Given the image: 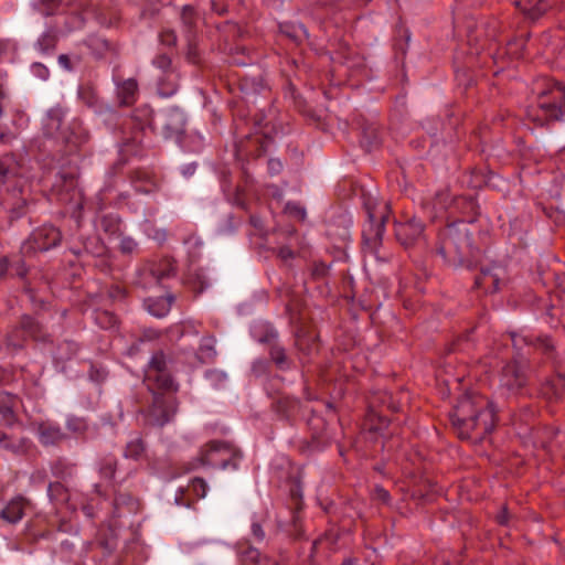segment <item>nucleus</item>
Here are the masks:
<instances>
[{
    "label": "nucleus",
    "instance_id": "1",
    "mask_svg": "<svg viewBox=\"0 0 565 565\" xmlns=\"http://www.w3.org/2000/svg\"><path fill=\"white\" fill-rule=\"evenodd\" d=\"M450 422L460 439L478 444L493 431L497 413L493 403L486 396L466 394L450 413Z\"/></svg>",
    "mask_w": 565,
    "mask_h": 565
},
{
    "label": "nucleus",
    "instance_id": "2",
    "mask_svg": "<svg viewBox=\"0 0 565 565\" xmlns=\"http://www.w3.org/2000/svg\"><path fill=\"white\" fill-rule=\"evenodd\" d=\"M470 224L462 220L448 224L438 234L436 252L449 267L471 268L480 249L475 246Z\"/></svg>",
    "mask_w": 565,
    "mask_h": 565
},
{
    "label": "nucleus",
    "instance_id": "3",
    "mask_svg": "<svg viewBox=\"0 0 565 565\" xmlns=\"http://www.w3.org/2000/svg\"><path fill=\"white\" fill-rule=\"evenodd\" d=\"M565 116V86L553 82L537 95L536 106L527 109V117L540 126L561 120Z\"/></svg>",
    "mask_w": 565,
    "mask_h": 565
},
{
    "label": "nucleus",
    "instance_id": "4",
    "mask_svg": "<svg viewBox=\"0 0 565 565\" xmlns=\"http://www.w3.org/2000/svg\"><path fill=\"white\" fill-rule=\"evenodd\" d=\"M242 458L241 449L233 444L223 440H211L201 448L196 460L201 466L222 470H237Z\"/></svg>",
    "mask_w": 565,
    "mask_h": 565
},
{
    "label": "nucleus",
    "instance_id": "5",
    "mask_svg": "<svg viewBox=\"0 0 565 565\" xmlns=\"http://www.w3.org/2000/svg\"><path fill=\"white\" fill-rule=\"evenodd\" d=\"M28 338L41 342L51 341V335L39 321L29 315H23L19 326L7 335V343L15 349H22Z\"/></svg>",
    "mask_w": 565,
    "mask_h": 565
},
{
    "label": "nucleus",
    "instance_id": "6",
    "mask_svg": "<svg viewBox=\"0 0 565 565\" xmlns=\"http://www.w3.org/2000/svg\"><path fill=\"white\" fill-rule=\"evenodd\" d=\"M178 411V401L173 395L154 394L152 404L143 412L145 424L150 427H162L169 423Z\"/></svg>",
    "mask_w": 565,
    "mask_h": 565
},
{
    "label": "nucleus",
    "instance_id": "7",
    "mask_svg": "<svg viewBox=\"0 0 565 565\" xmlns=\"http://www.w3.org/2000/svg\"><path fill=\"white\" fill-rule=\"evenodd\" d=\"M377 406L387 408L392 413H397L402 409L401 403L395 401L391 393L380 392L375 394L369 402V412L365 418L366 425L372 431H380L388 426L386 416L375 409Z\"/></svg>",
    "mask_w": 565,
    "mask_h": 565
},
{
    "label": "nucleus",
    "instance_id": "8",
    "mask_svg": "<svg viewBox=\"0 0 565 565\" xmlns=\"http://www.w3.org/2000/svg\"><path fill=\"white\" fill-rule=\"evenodd\" d=\"M177 275V262L172 257H162L158 260L147 262L139 270L140 284L143 287L151 284H162L166 279Z\"/></svg>",
    "mask_w": 565,
    "mask_h": 565
},
{
    "label": "nucleus",
    "instance_id": "9",
    "mask_svg": "<svg viewBox=\"0 0 565 565\" xmlns=\"http://www.w3.org/2000/svg\"><path fill=\"white\" fill-rule=\"evenodd\" d=\"M62 241V234L58 228L52 225H43L32 232L24 242L22 250L24 254L46 252L57 246Z\"/></svg>",
    "mask_w": 565,
    "mask_h": 565
},
{
    "label": "nucleus",
    "instance_id": "10",
    "mask_svg": "<svg viewBox=\"0 0 565 565\" xmlns=\"http://www.w3.org/2000/svg\"><path fill=\"white\" fill-rule=\"evenodd\" d=\"M526 364L520 361H509L500 373V387L511 394H518L527 383Z\"/></svg>",
    "mask_w": 565,
    "mask_h": 565
},
{
    "label": "nucleus",
    "instance_id": "11",
    "mask_svg": "<svg viewBox=\"0 0 565 565\" xmlns=\"http://www.w3.org/2000/svg\"><path fill=\"white\" fill-rule=\"evenodd\" d=\"M18 405V397L13 394L0 393V428H11L17 422L18 416L14 408ZM13 447L11 437L0 431V448L10 449Z\"/></svg>",
    "mask_w": 565,
    "mask_h": 565
},
{
    "label": "nucleus",
    "instance_id": "12",
    "mask_svg": "<svg viewBox=\"0 0 565 565\" xmlns=\"http://www.w3.org/2000/svg\"><path fill=\"white\" fill-rule=\"evenodd\" d=\"M367 216L369 221L362 231L364 248L371 254H374L379 259L386 260L385 257L377 256V249L382 244L384 233L385 216L382 215L376 218L374 214L370 212V207H367Z\"/></svg>",
    "mask_w": 565,
    "mask_h": 565
},
{
    "label": "nucleus",
    "instance_id": "13",
    "mask_svg": "<svg viewBox=\"0 0 565 565\" xmlns=\"http://www.w3.org/2000/svg\"><path fill=\"white\" fill-rule=\"evenodd\" d=\"M33 509V503L23 495L13 497L0 512V518L10 524L23 519L26 511Z\"/></svg>",
    "mask_w": 565,
    "mask_h": 565
},
{
    "label": "nucleus",
    "instance_id": "14",
    "mask_svg": "<svg viewBox=\"0 0 565 565\" xmlns=\"http://www.w3.org/2000/svg\"><path fill=\"white\" fill-rule=\"evenodd\" d=\"M143 382L152 395L163 394L175 396L179 390L178 384L174 382L169 371L151 376H143Z\"/></svg>",
    "mask_w": 565,
    "mask_h": 565
},
{
    "label": "nucleus",
    "instance_id": "15",
    "mask_svg": "<svg viewBox=\"0 0 565 565\" xmlns=\"http://www.w3.org/2000/svg\"><path fill=\"white\" fill-rule=\"evenodd\" d=\"M504 269L500 266L481 268L480 274L475 278V286L482 288L486 292H495L500 290Z\"/></svg>",
    "mask_w": 565,
    "mask_h": 565
},
{
    "label": "nucleus",
    "instance_id": "16",
    "mask_svg": "<svg viewBox=\"0 0 565 565\" xmlns=\"http://www.w3.org/2000/svg\"><path fill=\"white\" fill-rule=\"evenodd\" d=\"M424 224L413 217L406 222H399L395 225V235L398 242L405 246L414 244L423 234Z\"/></svg>",
    "mask_w": 565,
    "mask_h": 565
},
{
    "label": "nucleus",
    "instance_id": "17",
    "mask_svg": "<svg viewBox=\"0 0 565 565\" xmlns=\"http://www.w3.org/2000/svg\"><path fill=\"white\" fill-rule=\"evenodd\" d=\"M53 191L63 203L72 202L78 195L77 180L72 173H62L53 185Z\"/></svg>",
    "mask_w": 565,
    "mask_h": 565
},
{
    "label": "nucleus",
    "instance_id": "18",
    "mask_svg": "<svg viewBox=\"0 0 565 565\" xmlns=\"http://www.w3.org/2000/svg\"><path fill=\"white\" fill-rule=\"evenodd\" d=\"M131 125L135 129L134 137L131 138L132 142L140 143L141 137L140 135L146 128H150L153 121V110L145 105L136 108L131 115Z\"/></svg>",
    "mask_w": 565,
    "mask_h": 565
},
{
    "label": "nucleus",
    "instance_id": "19",
    "mask_svg": "<svg viewBox=\"0 0 565 565\" xmlns=\"http://www.w3.org/2000/svg\"><path fill=\"white\" fill-rule=\"evenodd\" d=\"M554 1L555 0H515V6L527 18L536 20L552 7Z\"/></svg>",
    "mask_w": 565,
    "mask_h": 565
},
{
    "label": "nucleus",
    "instance_id": "20",
    "mask_svg": "<svg viewBox=\"0 0 565 565\" xmlns=\"http://www.w3.org/2000/svg\"><path fill=\"white\" fill-rule=\"evenodd\" d=\"M139 94L138 82L128 78L117 84L116 95L120 106H131L136 103Z\"/></svg>",
    "mask_w": 565,
    "mask_h": 565
},
{
    "label": "nucleus",
    "instance_id": "21",
    "mask_svg": "<svg viewBox=\"0 0 565 565\" xmlns=\"http://www.w3.org/2000/svg\"><path fill=\"white\" fill-rule=\"evenodd\" d=\"M19 194L20 192L12 191L4 200L10 223L21 218L28 212V200Z\"/></svg>",
    "mask_w": 565,
    "mask_h": 565
},
{
    "label": "nucleus",
    "instance_id": "22",
    "mask_svg": "<svg viewBox=\"0 0 565 565\" xmlns=\"http://www.w3.org/2000/svg\"><path fill=\"white\" fill-rule=\"evenodd\" d=\"M40 443L43 446H54L65 439L62 428L51 423H40L38 425Z\"/></svg>",
    "mask_w": 565,
    "mask_h": 565
},
{
    "label": "nucleus",
    "instance_id": "23",
    "mask_svg": "<svg viewBox=\"0 0 565 565\" xmlns=\"http://www.w3.org/2000/svg\"><path fill=\"white\" fill-rule=\"evenodd\" d=\"M238 555L241 562L245 565H277L275 561H271L266 556H262L257 548L247 546L243 543L238 544Z\"/></svg>",
    "mask_w": 565,
    "mask_h": 565
},
{
    "label": "nucleus",
    "instance_id": "24",
    "mask_svg": "<svg viewBox=\"0 0 565 565\" xmlns=\"http://www.w3.org/2000/svg\"><path fill=\"white\" fill-rule=\"evenodd\" d=\"M454 204L456 207L462 210V214L467 216V220H463L466 223L470 224L471 228H475V222L477 216L479 215V205L476 200L470 196H457L454 199Z\"/></svg>",
    "mask_w": 565,
    "mask_h": 565
},
{
    "label": "nucleus",
    "instance_id": "25",
    "mask_svg": "<svg viewBox=\"0 0 565 565\" xmlns=\"http://www.w3.org/2000/svg\"><path fill=\"white\" fill-rule=\"evenodd\" d=\"M173 301L174 297L172 295H167L147 299L146 306L149 313L157 318H162L169 313Z\"/></svg>",
    "mask_w": 565,
    "mask_h": 565
},
{
    "label": "nucleus",
    "instance_id": "26",
    "mask_svg": "<svg viewBox=\"0 0 565 565\" xmlns=\"http://www.w3.org/2000/svg\"><path fill=\"white\" fill-rule=\"evenodd\" d=\"M542 394L548 399H557L565 392V377L556 375L546 380L542 385Z\"/></svg>",
    "mask_w": 565,
    "mask_h": 565
},
{
    "label": "nucleus",
    "instance_id": "27",
    "mask_svg": "<svg viewBox=\"0 0 565 565\" xmlns=\"http://www.w3.org/2000/svg\"><path fill=\"white\" fill-rule=\"evenodd\" d=\"M65 117V109L61 106L51 108L47 113V128L56 132L61 138L68 141V137L63 131V124Z\"/></svg>",
    "mask_w": 565,
    "mask_h": 565
},
{
    "label": "nucleus",
    "instance_id": "28",
    "mask_svg": "<svg viewBox=\"0 0 565 565\" xmlns=\"http://www.w3.org/2000/svg\"><path fill=\"white\" fill-rule=\"evenodd\" d=\"M179 87V74L175 72H169L159 77L158 81V93L162 97H171L174 95Z\"/></svg>",
    "mask_w": 565,
    "mask_h": 565
},
{
    "label": "nucleus",
    "instance_id": "29",
    "mask_svg": "<svg viewBox=\"0 0 565 565\" xmlns=\"http://www.w3.org/2000/svg\"><path fill=\"white\" fill-rule=\"evenodd\" d=\"M118 468V459L114 455H106L98 461V475L100 479L113 482Z\"/></svg>",
    "mask_w": 565,
    "mask_h": 565
},
{
    "label": "nucleus",
    "instance_id": "30",
    "mask_svg": "<svg viewBox=\"0 0 565 565\" xmlns=\"http://www.w3.org/2000/svg\"><path fill=\"white\" fill-rule=\"evenodd\" d=\"M275 409L284 418L291 419L299 413L300 402L296 398L284 396L277 399Z\"/></svg>",
    "mask_w": 565,
    "mask_h": 565
},
{
    "label": "nucleus",
    "instance_id": "31",
    "mask_svg": "<svg viewBox=\"0 0 565 565\" xmlns=\"http://www.w3.org/2000/svg\"><path fill=\"white\" fill-rule=\"evenodd\" d=\"M181 22L186 33V38H194L199 14L194 7L186 4L181 10Z\"/></svg>",
    "mask_w": 565,
    "mask_h": 565
},
{
    "label": "nucleus",
    "instance_id": "32",
    "mask_svg": "<svg viewBox=\"0 0 565 565\" xmlns=\"http://www.w3.org/2000/svg\"><path fill=\"white\" fill-rule=\"evenodd\" d=\"M47 495L56 505H66L70 501L68 489L60 481L50 482L47 486Z\"/></svg>",
    "mask_w": 565,
    "mask_h": 565
},
{
    "label": "nucleus",
    "instance_id": "33",
    "mask_svg": "<svg viewBox=\"0 0 565 565\" xmlns=\"http://www.w3.org/2000/svg\"><path fill=\"white\" fill-rule=\"evenodd\" d=\"M269 356L277 369L281 371L290 370L292 366V361L288 358L285 348L278 343H273L270 345Z\"/></svg>",
    "mask_w": 565,
    "mask_h": 565
},
{
    "label": "nucleus",
    "instance_id": "34",
    "mask_svg": "<svg viewBox=\"0 0 565 565\" xmlns=\"http://www.w3.org/2000/svg\"><path fill=\"white\" fill-rule=\"evenodd\" d=\"M167 358L162 351H157L152 354L150 361L145 370V376H151L168 372Z\"/></svg>",
    "mask_w": 565,
    "mask_h": 565
},
{
    "label": "nucleus",
    "instance_id": "35",
    "mask_svg": "<svg viewBox=\"0 0 565 565\" xmlns=\"http://www.w3.org/2000/svg\"><path fill=\"white\" fill-rule=\"evenodd\" d=\"M146 455V444L141 437L129 440L124 450V457L132 460H140Z\"/></svg>",
    "mask_w": 565,
    "mask_h": 565
},
{
    "label": "nucleus",
    "instance_id": "36",
    "mask_svg": "<svg viewBox=\"0 0 565 565\" xmlns=\"http://www.w3.org/2000/svg\"><path fill=\"white\" fill-rule=\"evenodd\" d=\"M295 345L299 353L301 354L299 356L301 362H303V354L310 355L313 350H317V344L315 340L303 335L302 331L297 332Z\"/></svg>",
    "mask_w": 565,
    "mask_h": 565
},
{
    "label": "nucleus",
    "instance_id": "37",
    "mask_svg": "<svg viewBox=\"0 0 565 565\" xmlns=\"http://www.w3.org/2000/svg\"><path fill=\"white\" fill-rule=\"evenodd\" d=\"M281 32L296 43H300L308 38V32L302 24H284L280 26Z\"/></svg>",
    "mask_w": 565,
    "mask_h": 565
},
{
    "label": "nucleus",
    "instance_id": "38",
    "mask_svg": "<svg viewBox=\"0 0 565 565\" xmlns=\"http://www.w3.org/2000/svg\"><path fill=\"white\" fill-rule=\"evenodd\" d=\"M215 340L211 337L203 338L200 344L196 356L200 362L204 363L207 360H211L215 355L214 349Z\"/></svg>",
    "mask_w": 565,
    "mask_h": 565
},
{
    "label": "nucleus",
    "instance_id": "39",
    "mask_svg": "<svg viewBox=\"0 0 565 565\" xmlns=\"http://www.w3.org/2000/svg\"><path fill=\"white\" fill-rule=\"evenodd\" d=\"M310 428L312 429V437L319 443H326L327 437L324 435L326 423L322 417L313 415L308 422Z\"/></svg>",
    "mask_w": 565,
    "mask_h": 565
},
{
    "label": "nucleus",
    "instance_id": "40",
    "mask_svg": "<svg viewBox=\"0 0 565 565\" xmlns=\"http://www.w3.org/2000/svg\"><path fill=\"white\" fill-rule=\"evenodd\" d=\"M363 142L367 147H375L380 143V130L376 124L370 122L369 126L362 127Z\"/></svg>",
    "mask_w": 565,
    "mask_h": 565
},
{
    "label": "nucleus",
    "instance_id": "41",
    "mask_svg": "<svg viewBox=\"0 0 565 565\" xmlns=\"http://www.w3.org/2000/svg\"><path fill=\"white\" fill-rule=\"evenodd\" d=\"M100 226L106 234L114 236L119 233L120 220L113 215H104L100 220Z\"/></svg>",
    "mask_w": 565,
    "mask_h": 565
},
{
    "label": "nucleus",
    "instance_id": "42",
    "mask_svg": "<svg viewBox=\"0 0 565 565\" xmlns=\"http://www.w3.org/2000/svg\"><path fill=\"white\" fill-rule=\"evenodd\" d=\"M188 491L193 493L198 499L204 498L207 491V483L203 478H193L188 486Z\"/></svg>",
    "mask_w": 565,
    "mask_h": 565
},
{
    "label": "nucleus",
    "instance_id": "43",
    "mask_svg": "<svg viewBox=\"0 0 565 565\" xmlns=\"http://www.w3.org/2000/svg\"><path fill=\"white\" fill-rule=\"evenodd\" d=\"M152 64L162 72V75L169 72H175L172 66V58L166 53L158 54L153 58Z\"/></svg>",
    "mask_w": 565,
    "mask_h": 565
},
{
    "label": "nucleus",
    "instance_id": "44",
    "mask_svg": "<svg viewBox=\"0 0 565 565\" xmlns=\"http://www.w3.org/2000/svg\"><path fill=\"white\" fill-rule=\"evenodd\" d=\"M207 385L212 388H218L225 381L226 375L217 370H211L205 373Z\"/></svg>",
    "mask_w": 565,
    "mask_h": 565
},
{
    "label": "nucleus",
    "instance_id": "45",
    "mask_svg": "<svg viewBox=\"0 0 565 565\" xmlns=\"http://www.w3.org/2000/svg\"><path fill=\"white\" fill-rule=\"evenodd\" d=\"M186 282L196 294L202 292L207 286L205 277L201 273H194L193 275H190Z\"/></svg>",
    "mask_w": 565,
    "mask_h": 565
},
{
    "label": "nucleus",
    "instance_id": "46",
    "mask_svg": "<svg viewBox=\"0 0 565 565\" xmlns=\"http://www.w3.org/2000/svg\"><path fill=\"white\" fill-rule=\"evenodd\" d=\"M57 38L52 33H44L38 41V46L42 52H49L56 46Z\"/></svg>",
    "mask_w": 565,
    "mask_h": 565
},
{
    "label": "nucleus",
    "instance_id": "47",
    "mask_svg": "<svg viewBox=\"0 0 565 565\" xmlns=\"http://www.w3.org/2000/svg\"><path fill=\"white\" fill-rule=\"evenodd\" d=\"M66 427L77 434H83L87 430L88 426L84 418L79 417H70L66 422Z\"/></svg>",
    "mask_w": 565,
    "mask_h": 565
},
{
    "label": "nucleus",
    "instance_id": "48",
    "mask_svg": "<svg viewBox=\"0 0 565 565\" xmlns=\"http://www.w3.org/2000/svg\"><path fill=\"white\" fill-rule=\"evenodd\" d=\"M51 469H52V473L56 478L65 479V478L71 477V475H72L71 467L67 463L63 462L62 460L55 461L52 465Z\"/></svg>",
    "mask_w": 565,
    "mask_h": 565
},
{
    "label": "nucleus",
    "instance_id": "49",
    "mask_svg": "<svg viewBox=\"0 0 565 565\" xmlns=\"http://www.w3.org/2000/svg\"><path fill=\"white\" fill-rule=\"evenodd\" d=\"M96 321L100 324L102 328H113L117 323L115 315L108 311H97Z\"/></svg>",
    "mask_w": 565,
    "mask_h": 565
},
{
    "label": "nucleus",
    "instance_id": "50",
    "mask_svg": "<svg viewBox=\"0 0 565 565\" xmlns=\"http://www.w3.org/2000/svg\"><path fill=\"white\" fill-rule=\"evenodd\" d=\"M184 244L189 246V252L193 255V257L199 256V250L201 249L203 243L198 236L190 235L184 239Z\"/></svg>",
    "mask_w": 565,
    "mask_h": 565
},
{
    "label": "nucleus",
    "instance_id": "51",
    "mask_svg": "<svg viewBox=\"0 0 565 565\" xmlns=\"http://www.w3.org/2000/svg\"><path fill=\"white\" fill-rule=\"evenodd\" d=\"M159 39H160V42L167 46H174L178 41L175 32L171 29L161 31Z\"/></svg>",
    "mask_w": 565,
    "mask_h": 565
},
{
    "label": "nucleus",
    "instance_id": "52",
    "mask_svg": "<svg viewBox=\"0 0 565 565\" xmlns=\"http://www.w3.org/2000/svg\"><path fill=\"white\" fill-rule=\"evenodd\" d=\"M329 271V266L323 262H315L311 269V275L313 278L319 279L327 276Z\"/></svg>",
    "mask_w": 565,
    "mask_h": 565
},
{
    "label": "nucleus",
    "instance_id": "53",
    "mask_svg": "<svg viewBox=\"0 0 565 565\" xmlns=\"http://www.w3.org/2000/svg\"><path fill=\"white\" fill-rule=\"evenodd\" d=\"M277 257L280 258L282 262H288L290 259H294L296 254L295 252L288 247V246H281L276 250Z\"/></svg>",
    "mask_w": 565,
    "mask_h": 565
},
{
    "label": "nucleus",
    "instance_id": "54",
    "mask_svg": "<svg viewBox=\"0 0 565 565\" xmlns=\"http://www.w3.org/2000/svg\"><path fill=\"white\" fill-rule=\"evenodd\" d=\"M119 247L122 253L130 254L136 249L137 243L130 237H125L121 239Z\"/></svg>",
    "mask_w": 565,
    "mask_h": 565
},
{
    "label": "nucleus",
    "instance_id": "55",
    "mask_svg": "<svg viewBox=\"0 0 565 565\" xmlns=\"http://www.w3.org/2000/svg\"><path fill=\"white\" fill-rule=\"evenodd\" d=\"M250 529H252V534L257 542L264 541L265 531L263 529V525L259 522H257V521L253 522Z\"/></svg>",
    "mask_w": 565,
    "mask_h": 565
},
{
    "label": "nucleus",
    "instance_id": "56",
    "mask_svg": "<svg viewBox=\"0 0 565 565\" xmlns=\"http://www.w3.org/2000/svg\"><path fill=\"white\" fill-rule=\"evenodd\" d=\"M81 97L89 106H95L97 104V97L90 88H84L83 90H81Z\"/></svg>",
    "mask_w": 565,
    "mask_h": 565
},
{
    "label": "nucleus",
    "instance_id": "57",
    "mask_svg": "<svg viewBox=\"0 0 565 565\" xmlns=\"http://www.w3.org/2000/svg\"><path fill=\"white\" fill-rule=\"evenodd\" d=\"M536 345L544 353H551L554 349V344L552 343V340L550 338H539Z\"/></svg>",
    "mask_w": 565,
    "mask_h": 565
},
{
    "label": "nucleus",
    "instance_id": "58",
    "mask_svg": "<svg viewBox=\"0 0 565 565\" xmlns=\"http://www.w3.org/2000/svg\"><path fill=\"white\" fill-rule=\"evenodd\" d=\"M286 210L290 214L299 217L300 220H305V217H306V210L303 207H301V206L296 205V204L288 203L286 205Z\"/></svg>",
    "mask_w": 565,
    "mask_h": 565
},
{
    "label": "nucleus",
    "instance_id": "59",
    "mask_svg": "<svg viewBox=\"0 0 565 565\" xmlns=\"http://www.w3.org/2000/svg\"><path fill=\"white\" fill-rule=\"evenodd\" d=\"M277 332L274 330L266 331L262 337H259L258 341L262 343H269L270 345L273 343H277Z\"/></svg>",
    "mask_w": 565,
    "mask_h": 565
},
{
    "label": "nucleus",
    "instance_id": "60",
    "mask_svg": "<svg viewBox=\"0 0 565 565\" xmlns=\"http://www.w3.org/2000/svg\"><path fill=\"white\" fill-rule=\"evenodd\" d=\"M268 170L271 174H277L282 170V163L278 159L268 160Z\"/></svg>",
    "mask_w": 565,
    "mask_h": 565
},
{
    "label": "nucleus",
    "instance_id": "61",
    "mask_svg": "<svg viewBox=\"0 0 565 565\" xmlns=\"http://www.w3.org/2000/svg\"><path fill=\"white\" fill-rule=\"evenodd\" d=\"M61 6L77 10L84 6V0H60Z\"/></svg>",
    "mask_w": 565,
    "mask_h": 565
},
{
    "label": "nucleus",
    "instance_id": "62",
    "mask_svg": "<svg viewBox=\"0 0 565 565\" xmlns=\"http://www.w3.org/2000/svg\"><path fill=\"white\" fill-rule=\"evenodd\" d=\"M10 171L9 158H0V179L7 178Z\"/></svg>",
    "mask_w": 565,
    "mask_h": 565
},
{
    "label": "nucleus",
    "instance_id": "63",
    "mask_svg": "<svg viewBox=\"0 0 565 565\" xmlns=\"http://www.w3.org/2000/svg\"><path fill=\"white\" fill-rule=\"evenodd\" d=\"M375 494L376 498L383 502H388L390 500V493L382 487L375 488Z\"/></svg>",
    "mask_w": 565,
    "mask_h": 565
},
{
    "label": "nucleus",
    "instance_id": "64",
    "mask_svg": "<svg viewBox=\"0 0 565 565\" xmlns=\"http://www.w3.org/2000/svg\"><path fill=\"white\" fill-rule=\"evenodd\" d=\"M58 63L67 71H71L72 70V63H71V58L68 55L66 54H61L58 56Z\"/></svg>",
    "mask_w": 565,
    "mask_h": 565
}]
</instances>
